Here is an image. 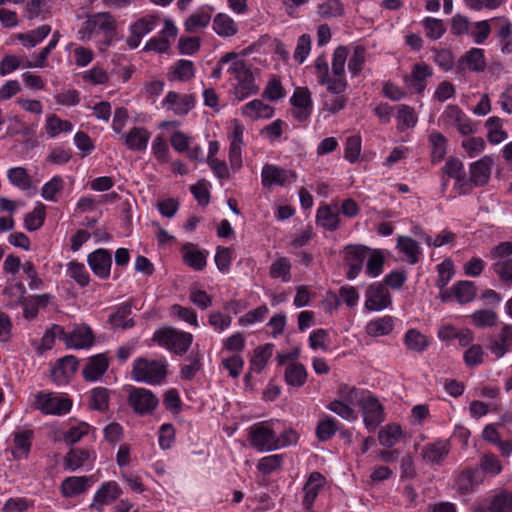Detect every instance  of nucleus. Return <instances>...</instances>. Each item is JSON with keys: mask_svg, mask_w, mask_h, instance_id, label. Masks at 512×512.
I'll return each mask as SVG.
<instances>
[{"mask_svg": "<svg viewBox=\"0 0 512 512\" xmlns=\"http://www.w3.org/2000/svg\"><path fill=\"white\" fill-rule=\"evenodd\" d=\"M397 246L408 258L409 263L416 264L419 260L421 250L417 241L407 236H399Z\"/></svg>", "mask_w": 512, "mask_h": 512, "instance_id": "obj_33", "label": "nucleus"}, {"mask_svg": "<svg viewBox=\"0 0 512 512\" xmlns=\"http://www.w3.org/2000/svg\"><path fill=\"white\" fill-rule=\"evenodd\" d=\"M487 348L496 358L504 357L512 348V325L504 324L499 333L489 339Z\"/></svg>", "mask_w": 512, "mask_h": 512, "instance_id": "obj_14", "label": "nucleus"}, {"mask_svg": "<svg viewBox=\"0 0 512 512\" xmlns=\"http://www.w3.org/2000/svg\"><path fill=\"white\" fill-rule=\"evenodd\" d=\"M132 305L131 303L125 302L122 303L117 310L109 316L108 322L109 324L117 329H127L132 328L135 325V322L132 318H128L131 314Z\"/></svg>", "mask_w": 512, "mask_h": 512, "instance_id": "obj_29", "label": "nucleus"}, {"mask_svg": "<svg viewBox=\"0 0 512 512\" xmlns=\"http://www.w3.org/2000/svg\"><path fill=\"white\" fill-rule=\"evenodd\" d=\"M109 391L104 387H97L91 391L90 408L100 412L108 410Z\"/></svg>", "mask_w": 512, "mask_h": 512, "instance_id": "obj_55", "label": "nucleus"}, {"mask_svg": "<svg viewBox=\"0 0 512 512\" xmlns=\"http://www.w3.org/2000/svg\"><path fill=\"white\" fill-rule=\"evenodd\" d=\"M91 453L88 449L73 448L65 456V467L71 471L83 466L89 459Z\"/></svg>", "mask_w": 512, "mask_h": 512, "instance_id": "obj_41", "label": "nucleus"}, {"mask_svg": "<svg viewBox=\"0 0 512 512\" xmlns=\"http://www.w3.org/2000/svg\"><path fill=\"white\" fill-rule=\"evenodd\" d=\"M443 117L447 123L455 126L462 135H470L474 132L470 119L456 105L447 106Z\"/></svg>", "mask_w": 512, "mask_h": 512, "instance_id": "obj_19", "label": "nucleus"}, {"mask_svg": "<svg viewBox=\"0 0 512 512\" xmlns=\"http://www.w3.org/2000/svg\"><path fill=\"white\" fill-rule=\"evenodd\" d=\"M250 445L259 452L277 450L276 433L267 422L254 424L249 430Z\"/></svg>", "mask_w": 512, "mask_h": 512, "instance_id": "obj_4", "label": "nucleus"}, {"mask_svg": "<svg viewBox=\"0 0 512 512\" xmlns=\"http://www.w3.org/2000/svg\"><path fill=\"white\" fill-rule=\"evenodd\" d=\"M170 80L188 81L195 75L194 64L190 60L180 59L171 68Z\"/></svg>", "mask_w": 512, "mask_h": 512, "instance_id": "obj_34", "label": "nucleus"}, {"mask_svg": "<svg viewBox=\"0 0 512 512\" xmlns=\"http://www.w3.org/2000/svg\"><path fill=\"white\" fill-rule=\"evenodd\" d=\"M476 468H480L483 472V476H496L501 473L503 467L496 455L493 453H485L479 460V465Z\"/></svg>", "mask_w": 512, "mask_h": 512, "instance_id": "obj_44", "label": "nucleus"}, {"mask_svg": "<svg viewBox=\"0 0 512 512\" xmlns=\"http://www.w3.org/2000/svg\"><path fill=\"white\" fill-rule=\"evenodd\" d=\"M211 19V15L205 11H197L190 15L185 21V30L194 33L200 28L206 27Z\"/></svg>", "mask_w": 512, "mask_h": 512, "instance_id": "obj_57", "label": "nucleus"}, {"mask_svg": "<svg viewBox=\"0 0 512 512\" xmlns=\"http://www.w3.org/2000/svg\"><path fill=\"white\" fill-rule=\"evenodd\" d=\"M348 57V48L339 46L335 49L332 59V72L334 76H342L345 72V63Z\"/></svg>", "mask_w": 512, "mask_h": 512, "instance_id": "obj_62", "label": "nucleus"}, {"mask_svg": "<svg viewBox=\"0 0 512 512\" xmlns=\"http://www.w3.org/2000/svg\"><path fill=\"white\" fill-rule=\"evenodd\" d=\"M261 178L264 187L284 186L294 182L297 175L292 170L283 169L273 164H265L261 172Z\"/></svg>", "mask_w": 512, "mask_h": 512, "instance_id": "obj_8", "label": "nucleus"}, {"mask_svg": "<svg viewBox=\"0 0 512 512\" xmlns=\"http://www.w3.org/2000/svg\"><path fill=\"white\" fill-rule=\"evenodd\" d=\"M422 24L426 30V36L432 40H437L446 32L445 25L441 19L426 17Z\"/></svg>", "mask_w": 512, "mask_h": 512, "instance_id": "obj_59", "label": "nucleus"}, {"mask_svg": "<svg viewBox=\"0 0 512 512\" xmlns=\"http://www.w3.org/2000/svg\"><path fill=\"white\" fill-rule=\"evenodd\" d=\"M483 481L484 476L480 468H465L458 474L455 480V488L460 494H467Z\"/></svg>", "mask_w": 512, "mask_h": 512, "instance_id": "obj_17", "label": "nucleus"}, {"mask_svg": "<svg viewBox=\"0 0 512 512\" xmlns=\"http://www.w3.org/2000/svg\"><path fill=\"white\" fill-rule=\"evenodd\" d=\"M473 512H512V491L500 490L491 497L487 507L474 506Z\"/></svg>", "mask_w": 512, "mask_h": 512, "instance_id": "obj_18", "label": "nucleus"}, {"mask_svg": "<svg viewBox=\"0 0 512 512\" xmlns=\"http://www.w3.org/2000/svg\"><path fill=\"white\" fill-rule=\"evenodd\" d=\"M117 23L110 12H98L87 17L82 28L78 31L79 39L90 40L96 31L104 34L105 42L110 45L116 34Z\"/></svg>", "mask_w": 512, "mask_h": 512, "instance_id": "obj_1", "label": "nucleus"}, {"mask_svg": "<svg viewBox=\"0 0 512 512\" xmlns=\"http://www.w3.org/2000/svg\"><path fill=\"white\" fill-rule=\"evenodd\" d=\"M325 478L319 472H312L306 481L303 491L304 497L302 505L306 510H310L313 506L315 499L317 498L319 491L323 487Z\"/></svg>", "mask_w": 512, "mask_h": 512, "instance_id": "obj_23", "label": "nucleus"}, {"mask_svg": "<svg viewBox=\"0 0 512 512\" xmlns=\"http://www.w3.org/2000/svg\"><path fill=\"white\" fill-rule=\"evenodd\" d=\"M361 410L365 426L370 430H375L384 421L383 407L375 396H366L361 401Z\"/></svg>", "mask_w": 512, "mask_h": 512, "instance_id": "obj_10", "label": "nucleus"}, {"mask_svg": "<svg viewBox=\"0 0 512 512\" xmlns=\"http://www.w3.org/2000/svg\"><path fill=\"white\" fill-rule=\"evenodd\" d=\"M486 143L481 137H468L462 141V148L470 158H475L485 150Z\"/></svg>", "mask_w": 512, "mask_h": 512, "instance_id": "obj_64", "label": "nucleus"}, {"mask_svg": "<svg viewBox=\"0 0 512 512\" xmlns=\"http://www.w3.org/2000/svg\"><path fill=\"white\" fill-rule=\"evenodd\" d=\"M462 61L467 64L471 71L481 72L486 67L484 52L480 48H472L465 54Z\"/></svg>", "mask_w": 512, "mask_h": 512, "instance_id": "obj_52", "label": "nucleus"}, {"mask_svg": "<svg viewBox=\"0 0 512 512\" xmlns=\"http://www.w3.org/2000/svg\"><path fill=\"white\" fill-rule=\"evenodd\" d=\"M445 175L455 180V188L459 190L460 194L467 193L468 180L464 165L458 158H449L442 168Z\"/></svg>", "mask_w": 512, "mask_h": 512, "instance_id": "obj_16", "label": "nucleus"}, {"mask_svg": "<svg viewBox=\"0 0 512 512\" xmlns=\"http://www.w3.org/2000/svg\"><path fill=\"white\" fill-rule=\"evenodd\" d=\"M343 12V4L339 0H329L318 5V14L323 18L339 17Z\"/></svg>", "mask_w": 512, "mask_h": 512, "instance_id": "obj_63", "label": "nucleus"}, {"mask_svg": "<svg viewBox=\"0 0 512 512\" xmlns=\"http://www.w3.org/2000/svg\"><path fill=\"white\" fill-rule=\"evenodd\" d=\"M272 350L273 346L271 344L257 347L250 361V370L260 373L264 369L268 359L272 356Z\"/></svg>", "mask_w": 512, "mask_h": 512, "instance_id": "obj_40", "label": "nucleus"}, {"mask_svg": "<svg viewBox=\"0 0 512 512\" xmlns=\"http://www.w3.org/2000/svg\"><path fill=\"white\" fill-rule=\"evenodd\" d=\"M32 431L26 430L15 434L13 451L14 457H27L31 448Z\"/></svg>", "mask_w": 512, "mask_h": 512, "instance_id": "obj_54", "label": "nucleus"}, {"mask_svg": "<svg viewBox=\"0 0 512 512\" xmlns=\"http://www.w3.org/2000/svg\"><path fill=\"white\" fill-rule=\"evenodd\" d=\"M87 262L94 275L100 279H107L110 276L112 266L111 253L106 249H97L87 256Z\"/></svg>", "mask_w": 512, "mask_h": 512, "instance_id": "obj_13", "label": "nucleus"}, {"mask_svg": "<svg viewBox=\"0 0 512 512\" xmlns=\"http://www.w3.org/2000/svg\"><path fill=\"white\" fill-rule=\"evenodd\" d=\"M184 262L194 270L201 271L206 267V253L193 243H186L182 247Z\"/></svg>", "mask_w": 512, "mask_h": 512, "instance_id": "obj_26", "label": "nucleus"}, {"mask_svg": "<svg viewBox=\"0 0 512 512\" xmlns=\"http://www.w3.org/2000/svg\"><path fill=\"white\" fill-rule=\"evenodd\" d=\"M160 17L157 15H147L138 19L130 27L131 33H138L142 37L150 33L158 25Z\"/></svg>", "mask_w": 512, "mask_h": 512, "instance_id": "obj_53", "label": "nucleus"}, {"mask_svg": "<svg viewBox=\"0 0 512 512\" xmlns=\"http://www.w3.org/2000/svg\"><path fill=\"white\" fill-rule=\"evenodd\" d=\"M257 90L258 88L255 85L253 74L250 72L247 76H245V78L238 81L234 93L236 98L241 101L251 94L256 93Z\"/></svg>", "mask_w": 512, "mask_h": 512, "instance_id": "obj_58", "label": "nucleus"}, {"mask_svg": "<svg viewBox=\"0 0 512 512\" xmlns=\"http://www.w3.org/2000/svg\"><path fill=\"white\" fill-rule=\"evenodd\" d=\"M494 159L492 156L485 155L481 159L473 162L469 166V178L467 193L475 187H483L488 184L491 176Z\"/></svg>", "mask_w": 512, "mask_h": 512, "instance_id": "obj_5", "label": "nucleus"}, {"mask_svg": "<svg viewBox=\"0 0 512 512\" xmlns=\"http://www.w3.org/2000/svg\"><path fill=\"white\" fill-rule=\"evenodd\" d=\"M476 286L471 281H459L453 286V294L460 304L471 302L476 296Z\"/></svg>", "mask_w": 512, "mask_h": 512, "instance_id": "obj_42", "label": "nucleus"}, {"mask_svg": "<svg viewBox=\"0 0 512 512\" xmlns=\"http://www.w3.org/2000/svg\"><path fill=\"white\" fill-rule=\"evenodd\" d=\"M485 127L488 129L487 139L491 144H499L508 137L507 133L502 129V120L499 117L493 116L488 118Z\"/></svg>", "mask_w": 512, "mask_h": 512, "instance_id": "obj_38", "label": "nucleus"}, {"mask_svg": "<svg viewBox=\"0 0 512 512\" xmlns=\"http://www.w3.org/2000/svg\"><path fill=\"white\" fill-rule=\"evenodd\" d=\"M369 251L370 248L364 245H348L345 247V263L349 267L346 274L348 279L351 280L358 276Z\"/></svg>", "mask_w": 512, "mask_h": 512, "instance_id": "obj_12", "label": "nucleus"}, {"mask_svg": "<svg viewBox=\"0 0 512 512\" xmlns=\"http://www.w3.org/2000/svg\"><path fill=\"white\" fill-rule=\"evenodd\" d=\"M404 343L409 350L423 352L429 345L427 338L416 329L406 332Z\"/></svg>", "mask_w": 512, "mask_h": 512, "instance_id": "obj_51", "label": "nucleus"}, {"mask_svg": "<svg viewBox=\"0 0 512 512\" xmlns=\"http://www.w3.org/2000/svg\"><path fill=\"white\" fill-rule=\"evenodd\" d=\"M150 139V132L142 127H133L125 135V144L130 150L144 151Z\"/></svg>", "mask_w": 512, "mask_h": 512, "instance_id": "obj_27", "label": "nucleus"}, {"mask_svg": "<svg viewBox=\"0 0 512 512\" xmlns=\"http://www.w3.org/2000/svg\"><path fill=\"white\" fill-rule=\"evenodd\" d=\"M290 102L294 107L292 115L299 122L306 121L310 117L312 112V99L311 93L307 87L296 88Z\"/></svg>", "mask_w": 512, "mask_h": 512, "instance_id": "obj_11", "label": "nucleus"}, {"mask_svg": "<svg viewBox=\"0 0 512 512\" xmlns=\"http://www.w3.org/2000/svg\"><path fill=\"white\" fill-rule=\"evenodd\" d=\"M393 326V318L391 316H384L370 321L366 326V332L374 337L388 335L393 330Z\"/></svg>", "mask_w": 512, "mask_h": 512, "instance_id": "obj_39", "label": "nucleus"}, {"mask_svg": "<svg viewBox=\"0 0 512 512\" xmlns=\"http://www.w3.org/2000/svg\"><path fill=\"white\" fill-rule=\"evenodd\" d=\"M402 434L400 425L392 423L381 429L378 434L379 443L387 448L396 444Z\"/></svg>", "mask_w": 512, "mask_h": 512, "instance_id": "obj_46", "label": "nucleus"}, {"mask_svg": "<svg viewBox=\"0 0 512 512\" xmlns=\"http://www.w3.org/2000/svg\"><path fill=\"white\" fill-rule=\"evenodd\" d=\"M66 346L74 349H85L89 348L94 343V334L89 326L76 325L69 332Z\"/></svg>", "mask_w": 512, "mask_h": 512, "instance_id": "obj_21", "label": "nucleus"}, {"mask_svg": "<svg viewBox=\"0 0 512 512\" xmlns=\"http://www.w3.org/2000/svg\"><path fill=\"white\" fill-rule=\"evenodd\" d=\"M108 368V360L103 354L91 357L83 369V377L87 381H95L100 378Z\"/></svg>", "mask_w": 512, "mask_h": 512, "instance_id": "obj_28", "label": "nucleus"}, {"mask_svg": "<svg viewBox=\"0 0 512 512\" xmlns=\"http://www.w3.org/2000/svg\"><path fill=\"white\" fill-rule=\"evenodd\" d=\"M284 377L288 385L300 387L306 382L307 372L304 365L291 363L286 367Z\"/></svg>", "mask_w": 512, "mask_h": 512, "instance_id": "obj_35", "label": "nucleus"}, {"mask_svg": "<svg viewBox=\"0 0 512 512\" xmlns=\"http://www.w3.org/2000/svg\"><path fill=\"white\" fill-rule=\"evenodd\" d=\"M213 29L221 37L233 36L238 31L234 20L224 13H219L214 17Z\"/></svg>", "mask_w": 512, "mask_h": 512, "instance_id": "obj_32", "label": "nucleus"}, {"mask_svg": "<svg viewBox=\"0 0 512 512\" xmlns=\"http://www.w3.org/2000/svg\"><path fill=\"white\" fill-rule=\"evenodd\" d=\"M168 108L173 110L178 115L187 114L194 107V97L192 95H180L176 92L170 91L164 100Z\"/></svg>", "mask_w": 512, "mask_h": 512, "instance_id": "obj_25", "label": "nucleus"}, {"mask_svg": "<svg viewBox=\"0 0 512 512\" xmlns=\"http://www.w3.org/2000/svg\"><path fill=\"white\" fill-rule=\"evenodd\" d=\"M7 177L11 184L17 186L21 190H28L31 188L32 180L27 170L23 167H14L8 170Z\"/></svg>", "mask_w": 512, "mask_h": 512, "instance_id": "obj_49", "label": "nucleus"}, {"mask_svg": "<svg viewBox=\"0 0 512 512\" xmlns=\"http://www.w3.org/2000/svg\"><path fill=\"white\" fill-rule=\"evenodd\" d=\"M450 451V444L447 440H439L426 444L421 451L422 458L430 464L441 465Z\"/></svg>", "mask_w": 512, "mask_h": 512, "instance_id": "obj_20", "label": "nucleus"}, {"mask_svg": "<svg viewBox=\"0 0 512 512\" xmlns=\"http://www.w3.org/2000/svg\"><path fill=\"white\" fill-rule=\"evenodd\" d=\"M273 112V108L261 100H253L243 107V114L252 119L269 118Z\"/></svg>", "mask_w": 512, "mask_h": 512, "instance_id": "obj_37", "label": "nucleus"}, {"mask_svg": "<svg viewBox=\"0 0 512 512\" xmlns=\"http://www.w3.org/2000/svg\"><path fill=\"white\" fill-rule=\"evenodd\" d=\"M391 305V296L387 287L380 282L372 283L366 291L365 308L381 311Z\"/></svg>", "mask_w": 512, "mask_h": 512, "instance_id": "obj_9", "label": "nucleus"}, {"mask_svg": "<svg viewBox=\"0 0 512 512\" xmlns=\"http://www.w3.org/2000/svg\"><path fill=\"white\" fill-rule=\"evenodd\" d=\"M67 274L81 287H85L89 284L90 275L83 263L70 261L67 264Z\"/></svg>", "mask_w": 512, "mask_h": 512, "instance_id": "obj_50", "label": "nucleus"}, {"mask_svg": "<svg viewBox=\"0 0 512 512\" xmlns=\"http://www.w3.org/2000/svg\"><path fill=\"white\" fill-rule=\"evenodd\" d=\"M128 403L139 415L152 413L158 405V399L145 388H132L128 395Z\"/></svg>", "mask_w": 512, "mask_h": 512, "instance_id": "obj_6", "label": "nucleus"}, {"mask_svg": "<svg viewBox=\"0 0 512 512\" xmlns=\"http://www.w3.org/2000/svg\"><path fill=\"white\" fill-rule=\"evenodd\" d=\"M319 83L327 86V90L333 94H342L347 88V82L342 76H334L330 78L329 75H321L319 77Z\"/></svg>", "mask_w": 512, "mask_h": 512, "instance_id": "obj_61", "label": "nucleus"}, {"mask_svg": "<svg viewBox=\"0 0 512 512\" xmlns=\"http://www.w3.org/2000/svg\"><path fill=\"white\" fill-rule=\"evenodd\" d=\"M132 375L139 382L160 383L166 376V363L162 360L139 358L134 362Z\"/></svg>", "mask_w": 512, "mask_h": 512, "instance_id": "obj_3", "label": "nucleus"}, {"mask_svg": "<svg viewBox=\"0 0 512 512\" xmlns=\"http://www.w3.org/2000/svg\"><path fill=\"white\" fill-rule=\"evenodd\" d=\"M432 144L431 157L433 162L441 161L446 154V139L439 132H433L430 135Z\"/></svg>", "mask_w": 512, "mask_h": 512, "instance_id": "obj_60", "label": "nucleus"}, {"mask_svg": "<svg viewBox=\"0 0 512 512\" xmlns=\"http://www.w3.org/2000/svg\"><path fill=\"white\" fill-rule=\"evenodd\" d=\"M153 340L169 351L177 355H183L191 346L193 336L188 332L178 331L172 327H164L154 333Z\"/></svg>", "mask_w": 512, "mask_h": 512, "instance_id": "obj_2", "label": "nucleus"}, {"mask_svg": "<svg viewBox=\"0 0 512 512\" xmlns=\"http://www.w3.org/2000/svg\"><path fill=\"white\" fill-rule=\"evenodd\" d=\"M78 360L76 357L69 355L58 360L57 366L52 369L51 376L58 384L68 381L77 370Z\"/></svg>", "mask_w": 512, "mask_h": 512, "instance_id": "obj_24", "label": "nucleus"}, {"mask_svg": "<svg viewBox=\"0 0 512 512\" xmlns=\"http://www.w3.org/2000/svg\"><path fill=\"white\" fill-rule=\"evenodd\" d=\"M36 405L44 414L61 415L70 411L72 402L53 393H39L36 396Z\"/></svg>", "mask_w": 512, "mask_h": 512, "instance_id": "obj_7", "label": "nucleus"}, {"mask_svg": "<svg viewBox=\"0 0 512 512\" xmlns=\"http://www.w3.org/2000/svg\"><path fill=\"white\" fill-rule=\"evenodd\" d=\"M50 31L51 27L47 24H44L27 33L19 34L18 39L23 43V45L32 48L40 43L44 38H46Z\"/></svg>", "mask_w": 512, "mask_h": 512, "instance_id": "obj_45", "label": "nucleus"}, {"mask_svg": "<svg viewBox=\"0 0 512 512\" xmlns=\"http://www.w3.org/2000/svg\"><path fill=\"white\" fill-rule=\"evenodd\" d=\"M120 494L121 489L116 482L104 483L96 492L90 507L96 508L98 512H102V507L114 502Z\"/></svg>", "mask_w": 512, "mask_h": 512, "instance_id": "obj_22", "label": "nucleus"}, {"mask_svg": "<svg viewBox=\"0 0 512 512\" xmlns=\"http://www.w3.org/2000/svg\"><path fill=\"white\" fill-rule=\"evenodd\" d=\"M244 127L237 120L233 121V130L230 138L229 162L233 170L242 167V153Z\"/></svg>", "mask_w": 512, "mask_h": 512, "instance_id": "obj_15", "label": "nucleus"}, {"mask_svg": "<svg viewBox=\"0 0 512 512\" xmlns=\"http://www.w3.org/2000/svg\"><path fill=\"white\" fill-rule=\"evenodd\" d=\"M317 222L329 231H334L339 225V213L330 206L320 207L317 210Z\"/></svg>", "mask_w": 512, "mask_h": 512, "instance_id": "obj_36", "label": "nucleus"}, {"mask_svg": "<svg viewBox=\"0 0 512 512\" xmlns=\"http://www.w3.org/2000/svg\"><path fill=\"white\" fill-rule=\"evenodd\" d=\"M492 270L500 282L508 287L512 286V258L496 260L492 264Z\"/></svg>", "mask_w": 512, "mask_h": 512, "instance_id": "obj_47", "label": "nucleus"}, {"mask_svg": "<svg viewBox=\"0 0 512 512\" xmlns=\"http://www.w3.org/2000/svg\"><path fill=\"white\" fill-rule=\"evenodd\" d=\"M472 323L478 328L493 327L498 323V314L490 309H480L471 315Z\"/></svg>", "mask_w": 512, "mask_h": 512, "instance_id": "obj_48", "label": "nucleus"}, {"mask_svg": "<svg viewBox=\"0 0 512 512\" xmlns=\"http://www.w3.org/2000/svg\"><path fill=\"white\" fill-rule=\"evenodd\" d=\"M87 482L88 478L85 476L67 477L61 484L63 496L72 497L84 493L88 488Z\"/></svg>", "mask_w": 512, "mask_h": 512, "instance_id": "obj_31", "label": "nucleus"}, {"mask_svg": "<svg viewBox=\"0 0 512 512\" xmlns=\"http://www.w3.org/2000/svg\"><path fill=\"white\" fill-rule=\"evenodd\" d=\"M45 206L38 203L37 206L24 218L25 227L28 231L38 230L44 223Z\"/></svg>", "mask_w": 512, "mask_h": 512, "instance_id": "obj_56", "label": "nucleus"}, {"mask_svg": "<svg viewBox=\"0 0 512 512\" xmlns=\"http://www.w3.org/2000/svg\"><path fill=\"white\" fill-rule=\"evenodd\" d=\"M73 125L68 120H62L55 114H50L47 116L45 129L47 134L54 138L58 136L62 132H70L72 131Z\"/></svg>", "mask_w": 512, "mask_h": 512, "instance_id": "obj_43", "label": "nucleus"}, {"mask_svg": "<svg viewBox=\"0 0 512 512\" xmlns=\"http://www.w3.org/2000/svg\"><path fill=\"white\" fill-rule=\"evenodd\" d=\"M431 75L432 70L428 65L416 64L406 82L415 92L422 93L426 87L425 80Z\"/></svg>", "mask_w": 512, "mask_h": 512, "instance_id": "obj_30", "label": "nucleus"}]
</instances>
